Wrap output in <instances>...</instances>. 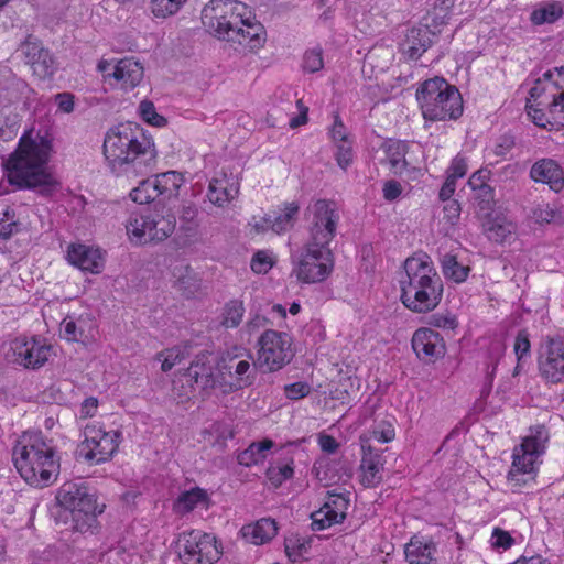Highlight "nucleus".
<instances>
[{
	"instance_id": "ea45409f",
	"label": "nucleus",
	"mask_w": 564,
	"mask_h": 564,
	"mask_svg": "<svg viewBox=\"0 0 564 564\" xmlns=\"http://www.w3.org/2000/svg\"><path fill=\"white\" fill-rule=\"evenodd\" d=\"M188 0H150L149 10L154 19L166 20L175 17Z\"/></svg>"
},
{
	"instance_id": "de8ad7c7",
	"label": "nucleus",
	"mask_w": 564,
	"mask_h": 564,
	"mask_svg": "<svg viewBox=\"0 0 564 564\" xmlns=\"http://www.w3.org/2000/svg\"><path fill=\"white\" fill-rule=\"evenodd\" d=\"M139 113L141 118L151 126L164 127L166 124V119L156 112V109L151 101H141L139 106Z\"/></svg>"
},
{
	"instance_id": "8fccbe9b",
	"label": "nucleus",
	"mask_w": 564,
	"mask_h": 564,
	"mask_svg": "<svg viewBox=\"0 0 564 564\" xmlns=\"http://www.w3.org/2000/svg\"><path fill=\"white\" fill-rule=\"evenodd\" d=\"M324 67L323 51L321 47H314L305 52L303 57V68L308 73H315Z\"/></svg>"
},
{
	"instance_id": "680f3d73",
	"label": "nucleus",
	"mask_w": 564,
	"mask_h": 564,
	"mask_svg": "<svg viewBox=\"0 0 564 564\" xmlns=\"http://www.w3.org/2000/svg\"><path fill=\"white\" fill-rule=\"evenodd\" d=\"M429 324L443 329H455L458 322L454 315L448 313H438L431 315Z\"/></svg>"
},
{
	"instance_id": "4d7b16f0",
	"label": "nucleus",
	"mask_w": 564,
	"mask_h": 564,
	"mask_svg": "<svg viewBox=\"0 0 564 564\" xmlns=\"http://www.w3.org/2000/svg\"><path fill=\"white\" fill-rule=\"evenodd\" d=\"M394 427L390 423L382 422L370 432L369 438L365 437V440L367 442L373 440L379 443H389L394 438Z\"/></svg>"
},
{
	"instance_id": "9b49d317",
	"label": "nucleus",
	"mask_w": 564,
	"mask_h": 564,
	"mask_svg": "<svg viewBox=\"0 0 564 564\" xmlns=\"http://www.w3.org/2000/svg\"><path fill=\"white\" fill-rule=\"evenodd\" d=\"M308 239L315 246L329 247L340 220V212L332 199L319 198L306 208Z\"/></svg>"
},
{
	"instance_id": "052dcab7",
	"label": "nucleus",
	"mask_w": 564,
	"mask_h": 564,
	"mask_svg": "<svg viewBox=\"0 0 564 564\" xmlns=\"http://www.w3.org/2000/svg\"><path fill=\"white\" fill-rule=\"evenodd\" d=\"M306 550L307 546L305 542L301 541L299 538L292 536L285 540V553L293 562L301 557Z\"/></svg>"
},
{
	"instance_id": "412c9836",
	"label": "nucleus",
	"mask_w": 564,
	"mask_h": 564,
	"mask_svg": "<svg viewBox=\"0 0 564 564\" xmlns=\"http://www.w3.org/2000/svg\"><path fill=\"white\" fill-rule=\"evenodd\" d=\"M300 212L296 202L283 203L278 210L267 214L260 221L254 224L257 232L272 230L281 235L293 228Z\"/></svg>"
},
{
	"instance_id": "79ce46f5",
	"label": "nucleus",
	"mask_w": 564,
	"mask_h": 564,
	"mask_svg": "<svg viewBox=\"0 0 564 564\" xmlns=\"http://www.w3.org/2000/svg\"><path fill=\"white\" fill-rule=\"evenodd\" d=\"M207 500L205 490L196 487L191 490L182 492L174 502V510L177 513H187L196 508L199 503Z\"/></svg>"
},
{
	"instance_id": "37998d69",
	"label": "nucleus",
	"mask_w": 564,
	"mask_h": 564,
	"mask_svg": "<svg viewBox=\"0 0 564 564\" xmlns=\"http://www.w3.org/2000/svg\"><path fill=\"white\" fill-rule=\"evenodd\" d=\"M563 15V9L560 2H547L539 8H535L530 17V20L535 25L544 23H554Z\"/></svg>"
},
{
	"instance_id": "6e6d98bb",
	"label": "nucleus",
	"mask_w": 564,
	"mask_h": 564,
	"mask_svg": "<svg viewBox=\"0 0 564 564\" xmlns=\"http://www.w3.org/2000/svg\"><path fill=\"white\" fill-rule=\"evenodd\" d=\"M468 170L467 159L460 153L457 154L451 162V165L446 170V177L457 182L466 175Z\"/></svg>"
},
{
	"instance_id": "e2e57ef3",
	"label": "nucleus",
	"mask_w": 564,
	"mask_h": 564,
	"mask_svg": "<svg viewBox=\"0 0 564 564\" xmlns=\"http://www.w3.org/2000/svg\"><path fill=\"white\" fill-rule=\"evenodd\" d=\"M330 138L334 141V143L348 141V133L346 131V127L344 126L340 117L337 115L335 116L333 127L329 131Z\"/></svg>"
},
{
	"instance_id": "c03bdc74",
	"label": "nucleus",
	"mask_w": 564,
	"mask_h": 564,
	"mask_svg": "<svg viewBox=\"0 0 564 564\" xmlns=\"http://www.w3.org/2000/svg\"><path fill=\"white\" fill-rule=\"evenodd\" d=\"M245 314V306L240 300L227 302L223 308L220 324L226 328H236Z\"/></svg>"
},
{
	"instance_id": "4468645a",
	"label": "nucleus",
	"mask_w": 564,
	"mask_h": 564,
	"mask_svg": "<svg viewBox=\"0 0 564 564\" xmlns=\"http://www.w3.org/2000/svg\"><path fill=\"white\" fill-rule=\"evenodd\" d=\"M6 359L25 369H40L48 360L52 346L36 336H17L3 345Z\"/></svg>"
},
{
	"instance_id": "e433bc0d",
	"label": "nucleus",
	"mask_w": 564,
	"mask_h": 564,
	"mask_svg": "<svg viewBox=\"0 0 564 564\" xmlns=\"http://www.w3.org/2000/svg\"><path fill=\"white\" fill-rule=\"evenodd\" d=\"M278 527L274 520L263 518L252 525L243 528V534L250 536L253 544H263L276 535Z\"/></svg>"
},
{
	"instance_id": "bf43d9fd",
	"label": "nucleus",
	"mask_w": 564,
	"mask_h": 564,
	"mask_svg": "<svg viewBox=\"0 0 564 564\" xmlns=\"http://www.w3.org/2000/svg\"><path fill=\"white\" fill-rule=\"evenodd\" d=\"M311 392V387L308 383L303 381H297L291 384H286L284 387V393L290 400H300L308 395Z\"/></svg>"
},
{
	"instance_id": "7ed1b4c3",
	"label": "nucleus",
	"mask_w": 564,
	"mask_h": 564,
	"mask_svg": "<svg viewBox=\"0 0 564 564\" xmlns=\"http://www.w3.org/2000/svg\"><path fill=\"white\" fill-rule=\"evenodd\" d=\"M12 462L20 476L33 487H47L59 474L56 451L41 432H25L18 438Z\"/></svg>"
},
{
	"instance_id": "dca6fc26",
	"label": "nucleus",
	"mask_w": 564,
	"mask_h": 564,
	"mask_svg": "<svg viewBox=\"0 0 564 564\" xmlns=\"http://www.w3.org/2000/svg\"><path fill=\"white\" fill-rule=\"evenodd\" d=\"M37 100L36 91L19 78L10 69L0 70V102L4 106L14 105L20 110L34 108Z\"/></svg>"
},
{
	"instance_id": "0eeeda50",
	"label": "nucleus",
	"mask_w": 564,
	"mask_h": 564,
	"mask_svg": "<svg viewBox=\"0 0 564 564\" xmlns=\"http://www.w3.org/2000/svg\"><path fill=\"white\" fill-rule=\"evenodd\" d=\"M58 505L70 512L74 529L87 532L104 512L105 505H98L95 494L83 482H65L56 494Z\"/></svg>"
},
{
	"instance_id": "393cba45",
	"label": "nucleus",
	"mask_w": 564,
	"mask_h": 564,
	"mask_svg": "<svg viewBox=\"0 0 564 564\" xmlns=\"http://www.w3.org/2000/svg\"><path fill=\"white\" fill-rule=\"evenodd\" d=\"M246 17L245 20L247 21H243V23L236 28L232 36H229L228 41L238 42L240 45H245L250 50L260 48L265 42L264 28L256 20L249 9Z\"/></svg>"
},
{
	"instance_id": "c9c22d12",
	"label": "nucleus",
	"mask_w": 564,
	"mask_h": 564,
	"mask_svg": "<svg viewBox=\"0 0 564 564\" xmlns=\"http://www.w3.org/2000/svg\"><path fill=\"white\" fill-rule=\"evenodd\" d=\"M274 443L271 440L251 443L246 449L238 454L237 460L240 465L250 467L262 463Z\"/></svg>"
},
{
	"instance_id": "9d476101",
	"label": "nucleus",
	"mask_w": 564,
	"mask_h": 564,
	"mask_svg": "<svg viewBox=\"0 0 564 564\" xmlns=\"http://www.w3.org/2000/svg\"><path fill=\"white\" fill-rule=\"evenodd\" d=\"M84 438L77 446V457L90 465L108 462L117 452L121 433L106 430L99 422L88 423L83 431Z\"/></svg>"
},
{
	"instance_id": "72a5a7b5",
	"label": "nucleus",
	"mask_w": 564,
	"mask_h": 564,
	"mask_svg": "<svg viewBox=\"0 0 564 564\" xmlns=\"http://www.w3.org/2000/svg\"><path fill=\"white\" fill-rule=\"evenodd\" d=\"M382 149L386 154L390 170L398 175H402L406 170L408 163L405 154L408 152V144L399 140H389L383 143Z\"/></svg>"
},
{
	"instance_id": "f3484780",
	"label": "nucleus",
	"mask_w": 564,
	"mask_h": 564,
	"mask_svg": "<svg viewBox=\"0 0 564 564\" xmlns=\"http://www.w3.org/2000/svg\"><path fill=\"white\" fill-rule=\"evenodd\" d=\"M539 371L547 382L564 380V339L546 337L541 344L538 357Z\"/></svg>"
},
{
	"instance_id": "f704fd0d",
	"label": "nucleus",
	"mask_w": 564,
	"mask_h": 564,
	"mask_svg": "<svg viewBox=\"0 0 564 564\" xmlns=\"http://www.w3.org/2000/svg\"><path fill=\"white\" fill-rule=\"evenodd\" d=\"M434 552L435 544L432 541H424L417 538L411 539L404 550L409 564H430Z\"/></svg>"
},
{
	"instance_id": "5fc2aeb1",
	"label": "nucleus",
	"mask_w": 564,
	"mask_h": 564,
	"mask_svg": "<svg viewBox=\"0 0 564 564\" xmlns=\"http://www.w3.org/2000/svg\"><path fill=\"white\" fill-rule=\"evenodd\" d=\"M474 192V199L477 200L480 210L489 213L494 207V188L490 185Z\"/></svg>"
},
{
	"instance_id": "49530a36",
	"label": "nucleus",
	"mask_w": 564,
	"mask_h": 564,
	"mask_svg": "<svg viewBox=\"0 0 564 564\" xmlns=\"http://www.w3.org/2000/svg\"><path fill=\"white\" fill-rule=\"evenodd\" d=\"M513 350L518 360L513 376H517L522 370L523 362L530 357L531 344L529 340V335L525 330L518 333L514 340Z\"/></svg>"
},
{
	"instance_id": "f257e3e1",
	"label": "nucleus",
	"mask_w": 564,
	"mask_h": 564,
	"mask_svg": "<svg viewBox=\"0 0 564 564\" xmlns=\"http://www.w3.org/2000/svg\"><path fill=\"white\" fill-rule=\"evenodd\" d=\"M102 153L111 173L127 177L151 173L158 158L151 135L131 122L117 124L106 132Z\"/></svg>"
},
{
	"instance_id": "69168bd1",
	"label": "nucleus",
	"mask_w": 564,
	"mask_h": 564,
	"mask_svg": "<svg viewBox=\"0 0 564 564\" xmlns=\"http://www.w3.org/2000/svg\"><path fill=\"white\" fill-rule=\"evenodd\" d=\"M490 172L488 170H479L475 172L468 180V185L473 191H477L481 187L489 185L487 183Z\"/></svg>"
},
{
	"instance_id": "c756f323",
	"label": "nucleus",
	"mask_w": 564,
	"mask_h": 564,
	"mask_svg": "<svg viewBox=\"0 0 564 564\" xmlns=\"http://www.w3.org/2000/svg\"><path fill=\"white\" fill-rule=\"evenodd\" d=\"M431 33L427 29L413 28L409 30L401 50L410 59H417L431 46Z\"/></svg>"
},
{
	"instance_id": "b1692460",
	"label": "nucleus",
	"mask_w": 564,
	"mask_h": 564,
	"mask_svg": "<svg viewBox=\"0 0 564 564\" xmlns=\"http://www.w3.org/2000/svg\"><path fill=\"white\" fill-rule=\"evenodd\" d=\"M362 457L360 462L361 484L365 487H375L381 481L383 458L379 451L375 449L365 436L360 437Z\"/></svg>"
},
{
	"instance_id": "a19ab883",
	"label": "nucleus",
	"mask_w": 564,
	"mask_h": 564,
	"mask_svg": "<svg viewBox=\"0 0 564 564\" xmlns=\"http://www.w3.org/2000/svg\"><path fill=\"white\" fill-rule=\"evenodd\" d=\"M294 475V462L293 458H285L283 460H278L276 463L269 466L267 469L265 476L270 484L278 488L284 481L291 479Z\"/></svg>"
},
{
	"instance_id": "603ef678",
	"label": "nucleus",
	"mask_w": 564,
	"mask_h": 564,
	"mask_svg": "<svg viewBox=\"0 0 564 564\" xmlns=\"http://www.w3.org/2000/svg\"><path fill=\"white\" fill-rule=\"evenodd\" d=\"M335 159L343 170H346L352 162L354 152H352V143L350 140L335 143Z\"/></svg>"
},
{
	"instance_id": "2eb2a0df",
	"label": "nucleus",
	"mask_w": 564,
	"mask_h": 564,
	"mask_svg": "<svg viewBox=\"0 0 564 564\" xmlns=\"http://www.w3.org/2000/svg\"><path fill=\"white\" fill-rule=\"evenodd\" d=\"M223 551L215 535L193 530L178 541V557L183 564H214Z\"/></svg>"
},
{
	"instance_id": "09e8293b",
	"label": "nucleus",
	"mask_w": 564,
	"mask_h": 564,
	"mask_svg": "<svg viewBox=\"0 0 564 564\" xmlns=\"http://www.w3.org/2000/svg\"><path fill=\"white\" fill-rule=\"evenodd\" d=\"M274 264L273 257L270 252L260 250L256 252L251 260V270L258 274L268 273Z\"/></svg>"
},
{
	"instance_id": "20e7f679",
	"label": "nucleus",
	"mask_w": 564,
	"mask_h": 564,
	"mask_svg": "<svg viewBox=\"0 0 564 564\" xmlns=\"http://www.w3.org/2000/svg\"><path fill=\"white\" fill-rule=\"evenodd\" d=\"M405 274L400 280L402 304L413 313L425 314L441 303L444 285L427 254L404 261Z\"/></svg>"
},
{
	"instance_id": "bb28decb",
	"label": "nucleus",
	"mask_w": 564,
	"mask_h": 564,
	"mask_svg": "<svg viewBox=\"0 0 564 564\" xmlns=\"http://www.w3.org/2000/svg\"><path fill=\"white\" fill-rule=\"evenodd\" d=\"M68 262L90 273H99L104 268V258L99 249L86 245H70L67 250Z\"/></svg>"
},
{
	"instance_id": "2f4dec72",
	"label": "nucleus",
	"mask_w": 564,
	"mask_h": 564,
	"mask_svg": "<svg viewBox=\"0 0 564 564\" xmlns=\"http://www.w3.org/2000/svg\"><path fill=\"white\" fill-rule=\"evenodd\" d=\"M154 182L159 199L161 202H166L178 196L184 178L182 174L176 171H167L156 174L154 176Z\"/></svg>"
},
{
	"instance_id": "5701e85b",
	"label": "nucleus",
	"mask_w": 564,
	"mask_h": 564,
	"mask_svg": "<svg viewBox=\"0 0 564 564\" xmlns=\"http://www.w3.org/2000/svg\"><path fill=\"white\" fill-rule=\"evenodd\" d=\"M250 359V354H247L246 358H239L238 355H228L226 358H223L220 368L234 379L232 386L237 389L251 386L256 378V368L258 366H254V362L251 364Z\"/></svg>"
},
{
	"instance_id": "a878e982",
	"label": "nucleus",
	"mask_w": 564,
	"mask_h": 564,
	"mask_svg": "<svg viewBox=\"0 0 564 564\" xmlns=\"http://www.w3.org/2000/svg\"><path fill=\"white\" fill-rule=\"evenodd\" d=\"M238 193L239 182L226 173H219L209 182L207 198L213 205L224 207L234 200Z\"/></svg>"
},
{
	"instance_id": "338daca9",
	"label": "nucleus",
	"mask_w": 564,
	"mask_h": 564,
	"mask_svg": "<svg viewBox=\"0 0 564 564\" xmlns=\"http://www.w3.org/2000/svg\"><path fill=\"white\" fill-rule=\"evenodd\" d=\"M57 107L65 113H70L74 110V96L69 93H61L55 96Z\"/></svg>"
},
{
	"instance_id": "6e6552de",
	"label": "nucleus",
	"mask_w": 564,
	"mask_h": 564,
	"mask_svg": "<svg viewBox=\"0 0 564 564\" xmlns=\"http://www.w3.org/2000/svg\"><path fill=\"white\" fill-rule=\"evenodd\" d=\"M247 13L248 7L241 1L210 0L202 10V22L209 34L228 41Z\"/></svg>"
},
{
	"instance_id": "1a4fd4ad",
	"label": "nucleus",
	"mask_w": 564,
	"mask_h": 564,
	"mask_svg": "<svg viewBox=\"0 0 564 564\" xmlns=\"http://www.w3.org/2000/svg\"><path fill=\"white\" fill-rule=\"evenodd\" d=\"M176 219L172 214L161 215L150 210H134L126 224L127 235L131 242L145 245L169 238L175 230Z\"/></svg>"
},
{
	"instance_id": "cd10ccee",
	"label": "nucleus",
	"mask_w": 564,
	"mask_h": 564,
	"mask_svg": "<svg viewBox=\"0 0 564 564\" xmlns=\"http://www.w3.org/2000/svg\"><path fill=\"white\" fill-rule=\"evenodd\" d=\"M530 177L534 182L547 184L555 192L564 187V170L553 159L536 161L530 170Z\"/></svg>"
},
{
	"instance_id": "c85d7f7f",
	"label": "nucleus",
	"mask_w": 564,
	"mask_h": 564,
	"mask_svg": "<svg viewBox=\"0 0 564 564\" xmlns=\"http://www.w3.org/2000/svg\"><path fill=\"white\" fill-rule=\"evenodd\" d=\"M61 333L69 341L87 344L95 338L96 324L88 315L77 318L66 317L61 324Z\"/></svg>"
},
{
	"instance_id": "aec40b11",
	"label": "nucleus",
	"mask_w": 564,
	"mask_h": 564,
	"mask_svg": "<svg viewBox=\"0 0 564 564\" xmlns=\"http://www.w3.org/2000/svg\"><path fill=\"white\" fill-rule=\"evenodd\" d=\"M349 500L339 494H329L319 510L311 514L312 529L321 531L341 523L346 518Z\"/></svg>"
},
{
	"instance_id": "6ab92c4d",
	"label": "nucleus",
	"mask_w": 564,
	"mask_h": 564,
	"mask_svg": "<svg viewBox=\"0 0 564 564\" xmlns=\"http://www.w3.org/2000/svg\"><path fill=\"white\" fill-rule=\"evenodd\" d=\"M21 52L34 76L40 79H45L55 73L56 66L54 57L36 39L29 36L21 44Z\"/></svg>"
},
{
	"instance_id": "39448f33",
	"label": "nucleus",
	"mask_w": 564,
	"mask_h": 564,
	"mask_svg": "<svg viewBox=\"0 0 564 564\" xmlns=\"http://www.w3.org/2000/svg\"><path fill=\"white\" fill-rule=\"evenodd\" d=\"M416 100L429 121L455 120L463 113L459 90L443 77L424 80L416 89Z\"/></svg>"
},
{
	"instance_id": "a211bd4d",
	"label": "nucleus",
	"mask_w": 564,
	"mask_h": 564,
	"mask_svg": "<svg viewBox=\"0 0 564 564\" xmlns=\"http://www.w3.org/2000/svg\"><path fill=\"white\" fill-rule=\"evenodd\" d=\"M97 69L102 74L105 80L115 79L126 90L137 87L143 78V66L131 57L122 58L115 65L109 61L101 59L97 64Z\"/></svg>"
},
{
	"instance_id": "4be33fe9",
	"label": "nucleus",
	"mask_w": 564,
	"mask_h": 564,
	"mask_svg": "<svg viewBox=\"0 0 564 564\" xmlns=\"http://www.w3.org/2000/svg\"><path fill=\"white\" fill-rule=\"evenodd\" d=\"M412 348L424 362H433L445 354L443 337L431 328H419L414 332Z\"/></svg>"
},
{
	"instance_id": "774afa93",
	"label": "nucleus",
	"mask_w": 564,
	"mask_h": 564,
	"mask_svg": "<svg viewBox=\"0 0 564 564\" xmlns=\"http://www.w3.org/2000/svg\"><path fill=\"white\" fill-rule=\"evenodd\" d=\"M98 408V400L96 398H87L83 401L79 409V415L82 419L93 417Z\"/></svg>"
},
{
	"instance_id": "473e14b6",
	"label": "nucleus",
	"mask_w": 564,
	"mask_h": 564,
	"mask_svg": "<svg viewBox=\"0 0 564 564\" xmlns=\"http://www.w3.org/2000/svg\"><path fill=\"white\" fill-rule=\"evenodd\" d=\"M206 360L207 357L203 355L188 367V376L194 381L195 387L202 391L213 389L216 383L213 367Z\"/></svg>"
},
{
	"instance_id": "f8f14e48",
	"label": "nucleus",
	"mask_w": 564,
	"mask_h": 564,
	"mask_svg": "<svg viewBox=\"0 0 564 564\" xmlns=\"http://www.w3.org/2000/svg\"><path fill=\"white\" fill-rule=\"evenodd\" d=\"M257 346L254 366H258L263 372L282 369L290 364L294 356L292 338L285 332L267 329L258 338Z\"/></svg>"
},
{
	"instance_id": "a18cd8bd",
	"label": "nucleus",
	"mask_w": 564,
	"mask_h": 564,
	"mask_svg": "<svg viewBox=\"0 0 564 564\" xmlns=\"http://www.w3.org/2000/svg\"><path fill=\"white\" fill-rule=\"evenodd\" d=\"M130 197L138 204H148L159 199L154 177L142 180L137 187L130 192Z\"/></svg>"
},
{
	"instance_id": "f03ea898",
	"label": "nucleus",
	"mask_w": 564,
	"mask_h": 564,
	"mask_svg": "<svg viewBox=\"0 0 564 564\" xmlns=\"http://www.w3.org/2000/svg\"><path fill=\"white\" fill-rule=\"evenodd\" d=\"M51 150V141L43 135L22 137L18 149L3 162L9 182L46 196L56 192L59 182L47 171Z\"/></svg>"
},
{
	"instance_id": "13d9d810",
	"label": "nucleus",
	"mask_w": 564,
	"mask_h": 564,
	"mask_svg": "<svg viewBox=\"0 0 564 564\" xmlns=\"http://www.w3.org/2000/svg\"><path fill=\"white\" fill-rule=\"evenodd\" d=\"M490 543L494 549L506 551L514 544V539L508 531L495 528L491 533Z\"/></svg>"
},
{
	"instance_id": "423d86ee",
	"label": "nucleus",
	"mask_w": 564,
	"mask_h": 564,
	"mask_svg": "<svg viewBox=\"0 0 564 564\" xmlns=\"http://www.w3.org/2000/svg\"><path fill=\"white\" fill-rule=\"evenodd\" d=\"M547 441V430L539 425L531 429L530 435L513 448L512 464L507 476L512 488H520L534 478L539 458L544 454Z\"/></svg>"
},
{
	"instance_id": "864d4df0",
	"label": "nucleus",
	"mask_w": 564,
	"mask_h": 564,
	"mask_svg": "<svg viewBox=\"0 0 564 564\" xmlns=\"http://www.w3.org/2000/svg\"><path fill=\"white\" fill-rule=\"evenodd\" d=\"M183 358V351L180 347L165 349L158 354V359L162 362L161 368L164 372L171 370Z\"/></svg>"
},
{
	"instance_id": "4c0bfd02",
	"label": "nucleus",
	"mask_w": 564,
	"mask_h": 564,
	"mask_svg": "<svg viewBox=\"0 0 564 564\" xmlns=\"http://www.w3.org/2000/svg\"><path fill=\"white\" fill-rule=\"evenodd\" d=\"M516 231V225L506 218L489 219L485 224V234L490 241L503 243L508 241Z\"/></svg>"
},
{
	"instance_id": "ddd939ff",
	"label": "nucleus",
	"mask_w": 564,
	"mask_h": 564,
	"mask_svg": "<svg viewBox=\"0 0 564 564\" xmlns=\"http://www.w3.org/2000/svg\"><path fill=\"white\" fill-rule=\"evenodd\" d=\"M293 273L303 283L325 281L334 269V254L327 246L306 242L296 258H293Z\"/></svg>"
},
{
	"instance_id": "3c124183",
	"label": "nucleus",
	"mask_w": 564,
	"mask_h": 564,
	"mask_svg": "<svg viewBox=\"0 0 564 564\" xmlns=\"http://www.w3.org/2000/svg\"><path fill=\"white\" fill-rule=\"evenodd\" d=\"M557 210L550 203L541 202L532 209V217L539 224H549L555 220Z\"/></svg>"
},
{
	"instance_id": "0e129e2a",
	"label": "nucleus",
	"mask_w": 564,
	"mask_h": 564,
	"mask_svg": "<svg viewBox=\"0 0 564 564\" xmlns=\"http://www.w3.org/2000/svg\"><path fill=\"white\" fill-rule=\"evenodd\" d=\"M460 205L457 200L452 199L446 202V204L443 207L444 212V218L451 225H455L459 217H460Z\"/></svg>"
},
{
	"instance_id": "58836bf2",
	"label": "nucleus",
	"mask_w": 564,
	"mask_h": 564,
	"mask_svg": "<svg viewBox=\"0 0 564 564\" xmlns=\"http://www.w3.org/2000/svg\"><path fill=\"white\" fill-rule=\"evenodd\" d=\"M441 269L444 276L455 283H463L468 278L470 268L457 261L456 256L446 253L441 258Z\"/></svg>"
},
{
	"instance_id": "7c9ffc66",
	"label": "nucleus",
	"mask_w": 564,
	"mask_h": 564,
	"mask_svg": "<svg viewBox=\"0 0 564 564\" xmlns=\"http://www.w3.org/2000/svg\"><path fill=\"white\" fill-rule=\"evenodd\" d=\"M171 274L174 286L184 295L191 296L197 290L196 273L184 261H174L171 264Z\"/></svg>"
}]
</instances>
